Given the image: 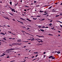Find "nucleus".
I'll list each match as a JSON object with an SVG mask.
<instances>
[{
	"label": "nucleus",
	"instance_id": "f257e3e1",
	"mask_svg": "<svg viewBox=\"0 0 62 62\" xmlns=\"http://www.w3.org/2000/svg\"><path fill=\"white\" fill-rule=\"evenodd\" d=\"M22 41H21V39H19L17 40V42H21Z\"/></svg>",
	"mask_w": 62,
	"mask_h": 62
},
{
	"label": "nucleus",
	"instance_id": "f03ea898",
	"mask_svg": "<svg viewBox=\"0 0 62 62\" xmlns=\"http://www.w3.org/2000/svg\"><path fill=\"white\" fill-rule=\"evenodd\" d=\"M14 49L13 48H11L10 49H8V51H11V50H14Z\"/></svg>",
	"mask_w": 62,
	"mask_h": 62
},
{
	"label": "nucleus",
	"instance_id": "7ed1b4c3",
	"mask_svg": "<svg viewBox=\"0 0 62 62\" xmlns=\"http://www.w3.org/2000/svg\"><path fill=\"white\" fill-rule=\"evenodd\" d=\"M4 53H3L2 54V55H1L0 56V57H2V56H4V55H6L5 54H4Z\"/></svg>",
	"mask_w": 62,
	"mask_h": 62
},
{
	"label": "nucleus",
	"instance_id": "20e7f679",
	"mask_svg": "<svg viewBox=\"0 0 62 62\" xmlns=\"http://www.w3.org/2000/svg\"><path fill=\"white\" fill-rule=\"evenodd\" d=\"M4 18H5V19H8V20H9V19L7 17H4Z\"/></svg>",
	"mask_w": 62,
	"mask_h": 62
},
{
	"label": "nucleus",
	"instance_id": "39448f33",
	"mask_svg": "<svg viewBox=\"0 0 62 62\" xmlns=\"http://www.w3.org/2000/svg\"><path fill=\"white\" fill-rule=\"evenodd\" d=\"M18 45L17 43H14L13 44H12V45Z\"/></svg>",
	"mask_w": 62,
	"mask_h": 62
},
{
	"label": "nucleus",
	"instance_id": "423d86ee",
	"mask_svg": "<svg viewBox=\"0 0 62 62\" xmlns=\"http://www.w3.org/2000/svg\"><path fill=\"white\" fill-rule=\"evenodd\" d=\"M26 20L28 21H30V22H31V20L29 19H28V18H27Z\"/></svg>",
	"mask_w": 62,
	"mask_h": 62
},
{
	"label": "nucleus",
	"instance_id": "0eeeda50",
	"mask_svg": "<svg viewBox=\"0 0 62 62\" xmlns=\"http://www.w3.org/2000/svg\"><path fill=\"white\" fill-rule=\"evenodd\" d=\"M0 34H2V35H5V34H4L3 32H1L0 33Z\"/></svg>",
	"mask_w": 62,
	"mask_h": 62
},
{
	"label": "nucleus",
	"instance_id": "6e6552de",
	"mask_svg": "<svg viewBox=\"0 0 62 62\" xmlns=\"http://www.w3.org/2000/svg\"><path fill=\"white\" fill-rule=\"evenodd\" d=\"M52 59H55V57H54V56H53L52 57Z\"/></svg>",
	"mask_w": 62,
	"mask_h": 62
},
{
	"label": "nucleus",
	"instance_id": "1a4fd4ad",
	"mask_svg": "<svg viewBox=\"0 0 62 62\" xmlns=\"http://www.w3.org/2000/svg\"><path fill=\"white\" fill-rule=\"evenodd\" d=\"M57 54H59L60 53V52L59 51H58L57 52Z\"/></svg>",
	"mask_w": 62,
	"mask_h": 62
},
{
	"label": "nucleus",
	"instance_id": "9d476101",
	"mask_svg": "<svg viewBox=\"0 0 62 62\" xmlns=\"http://www.w3.org/2000/svg\"><path fill=\"white\" fill-rule=\"evenodd\" d=\"M53 56H51L49 57V58H52L53 57Z\"/></svg>",
	"mask_w": 62,
	"mask_h": 62
},
{
	"label": "nucleus",
	"instance_id": "9b49d317",
	"mask_svg": "<svg viewBox=\"0 0 62 62\" xmlns=\"http://www.w3.org/2000/svg\"><path fill=\"white\" fill-rule=\"evenodd\" d=\"M48 35L49 36H53V35L51 34H49Z\"/></svg>",
	"mask_w": 62,
	"mask_h": 62
},
{
	"label": "nucleus",
	"instance_id": "f8f14e48",
	"mask_svg": "<svg viewBox=\"0 0 62 62\" xmlns=\"http://www.w3.org/2000/svg\"><path fill=\"white\" fill-rule=\"evenodd\" d=\"M9 13V14H10V15H11V16H13V15L12 14V13Z\"/></svg>",
	"mask_w": 62,
	"mask_h": 62
},
{
	"label": "nucleus",
	"instance_id": "ddd939ff",
	"mask_svg": "<svg viewBox=\"0 0 62 62\" xmlns=\"http://www.w3.org/2000/svg\"><path fill=\"white\" fill-rule=\"evenodd\" d=\"M39 39V40H41V42H43V41H42V39Z\"/></svg>",
	"mask_w": 62,
	"mask_h": 62
},
{
	"label": "nucleus",
	"instance_id": "4468645a",
	"mask_svg": "<svg viewBox=\"0 0 62 62\" xmlns=\"http://www.w3.org/2000/svg\"><path fill=\"white\" fill-rule=\"evenodd\" d=\"M40 30L41 31H42V32H44V30H43L40 29Z\"/></svg>",
	"mask_w": 62,
	"mask_h": 62
},
{
	"label": "nucleus",
	"instance_id": "2eb2a0df",
	"mask_svg": "<svg viewBox=\"0 0 62 62\" xmlns=\"http://www.w3.org/2000/svg\"><path fill=\"white\" fill-rule=\"evenodd\" d=\"M34 54H38V52H34Z\"/></svg>",
	"mask_w": 62,
	"mask_h": 62
},
{
	"label": "nucleus",
	"instance_id": "dca6fc26",
	"mask_svg": "<svg viewBox=\"0 0 62 62\" xmlns=\"http://www.w3.org/2000/svg\"><path fill=\"white\" fill-rule=\"evenodd\" d=\"M3 39H4V40H6V38H4Z\"/></svg>",
	"mask_w": 62,
	"mask_h": 62
},
{
	"label": "nucleus",
	"instance_id": "f3484780",
	"mask_svg": "<svg viewBox=\"0 0 62 62\" xmlns=\"http://www.w3.org/2000/svg\"><path fill=\"white\" fill-rule=\"evenodd\" d=\"M10 5H12V2H10Z\"/></svg>",
	"mask_w": 62,
	"mask_h": 62
},
{
	"label": "nucleus",
	"instance_id": "a211bd4d",
	"mask_svg": "<svg viewBox=\"0 0 62 62\" xmlns=\"http://www.w3.org/2000/svg\"><path fill=\"white\" fill-rule=\"evenodd\" d=\"M33 20H37V18H33Z\"/></svg>",
	"mask_w": 62,
	"mask_h": 62
},
{
	"label": "nucleus",
	"instance_id": "6ab92c4d",
	"mask_svg": "<svg viewBox=\"0 0 62 62\" xmlns=\"http://www.w3.org/2000/svg\"><path fill=\"white\" fill-rule=\"evenodd\" d=\"M14 10V9H12L11 10L12 11H13Z\"/></svg>",
	"mask_w": 62,
	"mask_h": 62
},
{
	"label": "nucleus",
	"instance_id": "aec40b11",
	"mask_svg": "<svg viewBox=\"0 0 62 62\" xmlns=\"http://www.w3.org/2000/svg\"><path fill=\"white\" fill-rule=\"evenodd\" d=\"M22 27L23 28H26V27H25L24 26H22Z\"/></svg>",
	"mask_w": 62,
	"mask_h": 62
},
{
	"label": "nucleus",
	"instance_id": "412c9836",
	"mask_svg": "<svg viewBox=\"0 0 62 62\" xmlns=\"http://www.w3.org/2000/svg\"><path fill=\"white\" fill-rule=\"evenodd\" d=\"M59 16V15H56V17H58Z\"/></svg>",
	"mask_w": 62,
	"mask_h": 62
},
{
	"label": "nucleus",
	"instance_id": "4be33fe9",
	"mask_svg": "<svg viewBox=\"0 0 62 62\" xmlns=\"http://www.w3.org/2000/svg\"><path fill=\"white\" fill-rule=\"evenodd\" d=\"M44 20H45V19H42V20H41V21H44Z\"/></svg>",
	"mask_w": 62,
	"mask_h": 62
},
{
	"label": "nucleus",
	"instance_id": "5701e85b",
	"mask_svg": "<svg viewBox=\"0 0 62 62\" xmlns=\"http://www.w3.org/2000/svg\"><path fill=\"white\" fill-rule=\"evenodd\" d=\"M39 37H41V38H42V37H43V38H44V36H39Z\"/></svg>",
	"mask_w": 62,
	"mask_h": 62
},
{
	"label": "nucleus",
	"instance_id": "b1692460",
	"mask_svg": "<svg viewBox=\"0 0 62 62\" xmlns=\"http://www.w3.org/2000/svg\"><path fill=\"white\" fill-rule=\"evenodd\" d=\"M20 19H22V20H24V19H23V18H20Z\"/></svg>",
	"mask_w": 62,
	"mask_h": 62
},
{
	"label": "nucleus",
	"instance_id": "393cba45",
	"mask_svg": "<svg viewBox=\"0 0 62 62\" xmlns=\"http://www.w3.org/2000/svg\"><path fill=\"white\" fill-rule=\"evenodd\" d=\"M17 21L18 22H20V23H23L22 22H20V21H18V20H17Z\"/></svg>",
	"mask_w": 62,
	"mask_h": 62
},
{
	"label": "nucleus",
	"instance_id": "a878e982",
	"mask_svg": "<svg viewBox=\"0 0 62 62\" xmlns=\"http://www.w3.org/2000/svg\"><path fill=\"white\" fill-rule=\"evenodd\" d=\"M40 12H43V11H39Z\"/></svg>",
	"mask_w": 62,
	"mask_h": 62
},
{
	"label": "nucleus",
	"instance_id": "bb28decb",
	"mask_svg": "<svg viewBox=\"0 0 62 62\" xmlns=\"http://www.w3.org/2000/svg\"><path fill=\"white\" fill-rule=\"evenodd\" d=\"M52 7L51 6V7H50L48 9H50V8H51Z\"/></svg>",
	"mask_w": 62,
	"mask_h": 62
},
{
	"label": "nucleus",
	"instance_id": "cd10ccee",
	"mask_svg": "<svg viewBox=\"0 0 62 62\" xmlns=\"http://www.w3.org/2000/svg\"><path fill=\"white\" fill-rule=\"evenodd\" d=\"M37 17H40V16H37Z\"/></svg>",
	"mask_w": 62,
	"mask_h": 62
},
{
	"label": "nucleus",
	"instance_id": "c85d7f7f",
	"mask_svg": "<svg viewBox=\"0 0 62 62\" xmlns=\"http://www.w3.org/2000/svg\"><path fill=\"white\" fill-rule=\"evenodd\" d=\"M45 28H48V26H47L46 27H45Z\"/></svg>",
	"mask_w": 62,
	"mask_h": 62
},
{
	"label": "nucleus",
	"instance_id": "c756f323",
	"mask_svg": "<svg viewBox=\"0 0 62 62\" xmlns=\"http://www.w3.org/2000/svg\"><path fill=\"white\" fill-rule=\"evenodd\" d=\"M41 28H45V26H43V27H42Z\"/></svg>",
	"mask_w": 62,
	"mask_h": 62
},
{
	"label": "nucleus",
	"instance_id": "7c9ffc66",
	"mask_svg": "<svg viewBox=\"0 0 62 62\" xmlns=\"http://www.w3.org/2000/svg\"><path fill=\"white\" fill-rule=\"evenodd\" d=\"M12 20L13 21H15V19H13Z\"/></svg>",
	"mask_w": 62,
	"mask_h": 62
},
{
	"label": "nucleus",
	"instance_id": "2f4dec72",
	"mask_svg": "<svg viewBox=\"0 0 62 62\" xmlns=\"http://www.w3.org/2000/svg\"><path fill=\"white\" fill-rule=\"evenodd\" d=\"M49 25H52V23H51L49 24Z\"/></svg>",
	"mask_w": 62,
	"mask_h": 62
},
{
	"label": "nucleus",
	"instance_id": "473e14b6",
	"mask_svg": "<svg viewBox=\"0 0 62 62\" xmlns=\"http://www.w3.org/2000/svg\"><path fill=\"white\" fill-rule=\"evenodd\" d=\"M36 2H37V1H34V3H36Z\"/></svg>",
	"mask_w": 62,
	"mask_h": 62
},
{
	"label": "nucleus",
	"instance_id": "72a5a7b5",
	"mask_svg": "<svg viewBox=\"0 0 62 62\" xmlns=\"http://www.w3.org/2000/svg\"><path fill=\"white\" fill-rule=\"evenodd\" d=\"M38 27H41V26H38Z\"/></svg>",
	"mask_w": 62,
	"mask_h": 62
},
{
	"label": "nucleus",
	"instance_id": "f704fd0d",
	"mask_svg": "<svg viewBox=\"0 0 62 62\" xmlns=\"http://www.w3.org/2000/svg\"><path fill=\"white\" fill-rule=\"evenodd\" d=\"M58 32H59V33H61V31H58Z\"/></svg>",
	"mask_w": 62,
	"mask_h": 62
},
{
	"label": "nucleus",
	"instance_id": "c9c22d12",
	"mask_svg": "<svg viewBox=\"0 0 62 62\" xmlns=\"http://www.w3.org/2000/svg\"><path fill=\"white\" fill-rule=\"evenodd\" d=\"M37 59V58L35 59H34L33 60H32V61H34V60H36V59Z\"/></svg>",
	"mask_w": 62,
	"mask_h": 62
},
{
	"label": "nucleus",
	"instance_id": "e433bc0d",
	"mask_svg": "<svg viewBox=\"0 0 62 62\" xmlns=\"http://www.w3.org/2000/svg\"><path fill=\"white\" fill-rule=\"evenodd\" d=\"M53 22V20H51V21H50V22Z\"/></svg>",
	"mask_w": 62,
	"mask_h": 62
},
{
	"label": "nucleus",
	"instance_id": "4c0bfd02",
	"mask_svg": "<svg viewBox=\"0 0 62 62\" xmlns=\"http://www.w3.org/2000/svg\"><path fill=\"white\" fill-rule=\"evenodd\" d=\"M29 29H30V28H28L27 29V30H28Z\"/></svg>",
	"mask_w": 62,
	"mask_h": 62
},
{
	"label": "nucleus",
	"instance_id": "58836bf2",
	"mask_svg": "<svg viewBox=\"0 0 62 62\" xmlns=\"http://www.w3.org/2000/svg\"><path fill=\"white\" fill-rule=\"evenodd\" d=\"M21 44H18L17 45H21Z\"/></svg>",
	"mask_w": 62,
	"mask_h": 62
},
{
	"label": "nucleus",
	"instance_id": "ea45409f",
	"mask_svg": "<svg viewBox=\"0 0 62 62\" xmlns=\"http://www.w3.org/2000/svg\"><path fill=\"white\" fill-rule=\"evenodd\" d=\"M61 15H62V14L61 13L60 15V16Z\"/></svg>",
	"mask_w": 62,
	"mask_h": 62
},
{
	"label": "nucleus",
	"instance_id": "a19ab883",
	"mask_svg": "<svg viewBox=\"0 0 62 62\" xmlns=\"http://www.w3.org/2000/svg\"><path fill=\"white\" fill-rule=\"evenodd\" d=\"M9 57H10L8 56V57H7V58H9Z\"/></svg>",
	"mask_w": 62,
	"mask_h": 62
},
{
	"label": "nucleus",
	"instance_id": "79ce46f5",
	"mask_svg": "<svg viewBox=\"0 0 62 62\" xmlns=\"http://www.w3.org/2000/svg\"><path fill=\"white\" fill-rule=\"evenodd\" d=\"M34 57V56H33V57H32L31 58H34V57Z\"/></svg>",
	"mask_w": 62,
	"mask_h": 62
},
{
	"label": "nucleus",
	"instance_id": "37998d69",
	"mask_svg": "<svg viewBox=\"0 0 62 62\" xmlns=\"http://www.w3.org/2000/svg\"><path fill=\"white\" fill-rule=\"evenodd\" d=\"M46 53V52H44L43 53V54H45Z\"/></svg>",
	"mask_w": 62,
	"mask_h": 62
},
{
	"label": "nucleus",
	"instance_id": "c03bdc74",
	"mask_svg": "<svg viewBox=\"0 0 62 62\" xmlns=\"http://www.w3.org/2000/svg\"><path fill=\"white\" fill-rule=\"evenodd\" d=\"M12 52V51H8V52H7V53H9V52Z\"/></svg>",
	"mask_w": 62,
	"mask_h": 62
},
{
	"label": "nucleus",
	"instance_id": "a18cd8bd",
	"mask_svg": "<svg viewBox=\"0 0 62 62\" xmlns=\"http://www.w3.org/2000/svg\"><path fill=\"white\" fill-rule=\"evenodd\" d=\"M60 23H62V22H61L60 21Z\"/></svg>",
	"mask_w": 62,
	"mask_h": 62
},
{
	"label": "nucleus",
	"instance_id": "49530a36",
	"mask_svg": "<svg viewBox=\"0 0 62 62\" xmlns=\"http://www.w3.org/2000/svg\"><path fill=\"white\" fill-rule=\"evenodd\" d=\"M38 56V55H36V56L35 57H37Z\"/></svg>",
	"mask_w": 62,
	"mask_h": 62
},
{
	"label": "nucleus",
	"instance_id": "de8ad7c7",
	"mask_svg": "<svg viewBox=\"0 0 62 62\" xmlns=\"http://www.w3.org/2000/svg\"><path fill=\"white\" fill-rule=\"evenodd\" d=\"M9 45L10 46H12L11 45Z\"/></svg>",
	"mask_w": 62,
	"mask_h": 62
},
{
	"label": "nucleus",
	"instance_id": "09e8293b",
	"mask_svg": "<svg viewBox=\"0 0 62 62\" xmlns=\"http://www.w3.org/2000/svg\"><path fill=\"white\" fill-rule=\"evenodd\" d=\"M24 11H26V9H25V10H24Z\"/></svg>",
	"mask_w": 62,
	"mask_h": 62
},
{
	"label": "nucleus",
	"instance_id": "8fccbe9b",
	"mask_svg": "<svg viewBox=\"0 0 62 62\" xmlns=\"http://www.w3.org/2000/svg\"><path fill=\"white\" fill-rule=\"evenodd\" d=\"M60 26L61 27H62V25H60Z\"/></svg>",
	"mask_w": 62,
	"mask_h": 62
},
{
	"label": "nucleus",
	"instance_id": "3c124183",
	"mask_svg": "<svg viewBox=\"0 0 62 62\" xmlns=\"http://www.w3.org/2000/svg\"><path fill=\"white\" fill-rule=\"evenodd\" d=\"M11 54V53H9V54Z\"/></svg>",
	"mask_w": 62,
	"mask_h": 62
},
{
	"label": "nucleus",
	"instance_id": "603ef678",
	"mask_svg": "<svg viewBox=\"0 0 62 62\" xmlns=\"http://www.w3.org/2000/svg\"><path fill=\"white\" fill-rule=\"evenodd\" d=\"M47 14H48V13H46V14H45V15H46Z\"/></svg>",
	"mask_w": 62,
	"mask_h": 62
},
{
	"label": "nucleus",
	"instance_id": "864d4df0",
	"mask_svg": "<svg viewBox=\"0 0 62 62\" xmlns=\"http://www.w3.org/2000/svg\"><path fill=\"white\" fill-rule=\"evenodd\" d=\"M53 11V12H55L56 11Z\"/></svg>",
	"mask_w": 62,
	"mask_h": 62
},
{
	"label": "nucleus",
	"instance_id": "5fc2aeb1",
	"mask_svg": "<svg viewBox=\"0 0 62 62\" xmlns=\"http://www.w3.org/2000/svg\"><path fill=\"white\" fill-rule=\"evenodd\" d=\"M8 50H6V52H8Z\"/></svg>",
	"mask_w": 62,
	"mask_h": 62
},
{
	"label": "nucleus",
	"instance_id": "6e6d98bb",
	"mask_svg": "<svg viewBox=\"0 0 62 62\" xmlns=\"http://www.w3.org/2000/svg\"><path fill=\"white\" fill-rule=\"evenodd\" d=\"M15 39V38H13V39Z\"/></svg>",
	"mask_w": 62,
	"mask_h": 62
},
{
	"label": "nucleus",
	"instance_id": "4d7b16f0",
	"mask_svg": "<svg viewBox=\"0 0 62 62\" xmlns=\"http://www.w3.org/2000/svg\"><path fill=\"white\" fill-rule=\"evenodd\" d=\"M18 4V3H17V4H15V5L16 6V5H17V4Z\"/></svg>",
	"mask_w": 62,
	"mask_h": 62
},
{
	"label": "nucleus",
	"instance_id": "13d9d810",
	"mask_svg": "<svg viewBox=\"0 0 62 62\" xmlns=\"http://www.w3.org/2000/svg\"><path fill=\"white\" fill-rule=\"evenodd\" d=\"M45 56H46V55H44V57L45 58Z\"/></svg>",
	"mask_w": 62,
	"mask_h": 62
},
{
	"label": "nucleus",
	"instance_id": "bf43d9fd",
	"mask_svg": "<svg viewBox=\"0 0 62 62\" xmlns=\"http://www.w3.org/2000/svg\"><path fill=\"white\" fill-rule=\"evenodd\" d=\"M27 50H28V49H26V51H27Z\"/></svg>",
	"mask_w": 62,
	"mask_h": 62
},
{
	"label": "nucleus",
	"instance_id": "052dcab7",
	"mask_svg": "<svg viewBox=\"0 0 62 62\" xmlns=\"http://www.w3.org/2000/svg\"><path fill=\"white\" fill-rule=\"evenodd\" d=\"M9 39H12V38H9Z\"/></svg>",
	"mask_w": 62,
	"mask_h": 62
},
{
	"label": "nucleus",
	"instance_id": "680f3d73",
	"mask_svg": "<svg viewBox=\"0 0 62 62\" xmlns=\"http://www.w3.org/2000/svg\"><path fill=\"white\" fill-rule=\"evenodd\" d=\"M14 11V12H15V10H14V11Z\"/></svg>",
	"mask_w": 62,
	"mask_h": 62
},
{
	"label": "nucleus",
	"instance_id": "e2e57ef3",
	"mask_svg": "<svg viewBox=\"0 0 62 62\" xmlns=\"http://www.w3.org/2000/svg\"><path fill=\"white\" fill-rule=\"evenodd\" d=\"M44 12V13H46L47 12L46 11V12Z\"/></svg>",
	"mask_w": 62,
	"mask_h": 62
},
{
	"label": "nucleus",
	"instance_id": "0e129e2a",
	"mask_svg": "<svg viewBox=\"0 0 62 62\" xmlns=\"http://www.w3.org/2000/svg\"><path fill=\"white\" fill-rule=\"evenodd\" d=\"M62 5V3L61 4V5Z\"/></svg>",
	"mask_w": 62,
	"mask_h": 62
},
{
	"label": "nucleus",
	"instance_id": "69168bd1",
	"mask_svg": "<svg viewBox=\"0 0 62 62\" xmlns=\"http://www.w3.org/2000/svg\"><path fill=\"white\" fill-rule=\"evenodd\" d=\"M58 36H59V37H60V35H59Z\"/></svg>",
	"mask_w": 62,
	"mask_h": 62
},
{
	"label": "nucleus",
	"instance_id": "338daca9",
	"mask_svg": "<svg viewBox=\"0 0 62 62\" xmlns=\"http://www.w3.org/2000/svg\"><path fill=\"white\" fill-rule=\"evenodd\" d=\"M40 42H41V41H39V43H40Z\"/></svg>",
	"mask_w": 62,
	"mask_h": 62
},
{
	"label": "nucleus",
	"instance_id": "774afa93",
	"mask_svg": "<svg viewBox=\"0 0 62 62\" xmlns=\"http://www.w3.org/2000/svg\"><path fill=\"white\" fill-rule=\"evenodd\" d=\"M31 5H33V3H31Z\"/></svg>",
	"mask_w": 62,
	"mask_h": 62
}]
</instances>
